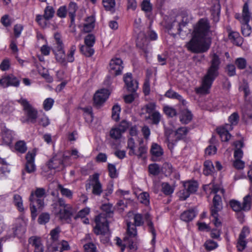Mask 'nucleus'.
Listing matches in <instances>:
<instances>
[{"label": "nucleus", "mask_w": 252, "mask_h": 252, "mask_svg": "<svg viewBox=\"0 0 252 252\" xmlns=\"http://www.w3.org/2000/svg\"><path fill=\"white\" fill-rule=\"evenodd\" d=\"M210 56L211 65L202 79L201 86L196 90L199 94H209L213 82L219 75L218 70L220 63V57L216 53H213Z\"/></svg>", "instance_id": "f257e3e1"}, {"label": "nucleus", "mask_w": 252, "mask_h": 252, "mask_svg": "<svg viewBox=\"0 0 252 252\" xmlns=\"http://www.w3.org/2000/svg\"><path fill=\"white\" fill-rule=\"evenodd\" d=\"M211 43L210 39L193 34L192 38L187 43L186 47L192 53H204L210 48Z\"/></svg>", "instance_id": "f03ea898"}, {"label": "nucleus", "mask_w": 252, "mask_h": 252, "mask_svg": "<svg viewBox=\"0 0 252 252\" xmlns=\"http://www.w3.org/2000/svg\"><path fill=\"white\" fill-rule=\"evenodd\" d=\"M45 195V190L43 188H37L35 192H32L30 201L31 215L34 219L37 216V210L42 209L44 206V197Z\"/></svg>", "instance_id": "7ed1b4c3"}, {"label": "nucleus", "mask_w": 252, "mask_h": 252, "mask_svg": "<svg viewBox=\"0 0 252 252\" xmlns=\"http://www.w3.org/2000/svg\"><path fill=\"white\" fill-rule=\"evenodd\" d=\"M187 24V22L184 21L182 16L178 15L176 16L175 20L171 23L168 24L166 25V29L168 32L174 36L176 34L184 36L187 33L184 34L182 32L184 31L183 28L185 27Z\"/></svg>", "instance_id": "20e7f679"}, {"label": "nucleus", "mask_w": 252, "mask_h": 252, "mask_svg": "<svg viewBox=\"0 0 252 252\" xmlns=\"http://www.w3.org/2000/svg\"><path fill=\"white\" fill-rule=\"evenodd\" d=\"M17 102L22 105L25 115L27 116V119L25 122H30L32 124L35 123L37 118V111L25 98H21L17 100Z\"/></svg>", "instance_id": "39448f33"}, {"label": "nucleus", "mask_w": 252, "mask_h": 252, "mask_svg": "<svg viewBox=\"0 0 252 252\" xmlns=\"http://www.w3.org/2000/svg\"><path fill=\"white\" fill-rule=\"evenodd\" d=\"M148 213L143 215L141 214H135L133 215L134 223L132 224L130 221L127 220V233L131 237H135L137 235L136 226H142L146 221L145 216Z\"/></svg>", "instance_id": "423d86ee"}, {"label": "nucleus", "mask_w": 252, "mask_h": 252, "mask_svg": "<svg viewBox=\"0 0 252 252\" xmlns=\"http://www.w3.org/2000/svg\"><path fill=\"white\" fill-rule=\"evenodd\" d=\"M210 32V25L208 20L201 18L194 26L193 34L206 38Z\"/></svg>", "instance_id": "0eeeda50"}, {"label": "nucleus", "mask_w": 252, "mask_h": 252, "mask_svg": "<svg viewBox=\"0 0 252 252\" xmlns=\"http://www.w3.org/2000/svg\"><path fill=\"white\" fill-rule=\"evenodd\" d=\"M87 182L88 183L86 184V189L88 190L92 188L93 194L99 196L102 192L103 189L102 185L99 180V174L94 173L92 176H90V178Z\"/></svg>", "instance_id": "6e6552de"}, {"label": "nucleus", "mask_w": 252, "mask_h": 252, "mask_svg": "<svg viewBox=\"0 0 252 252\" xmlns=\"http://www.w3.org/2000/svg\"><path fill=\"white\" fill-rule=\"evenodd\" d=\"M96 225L94 232L96 235L105 234L108 230V224L105 217L102 215L97 216L95 219Z\"/></svg>", "instance_id": "1a4fd4ad"}, {"label": "nucleus", "mask_w": 252, "mask_h": 252, "mask_svg": "<svg viewBox=\"0 0 252 252\" xmlns=\"http://www.w3.org/2000/svg\"><path fill=\"white\" fill-rule=\"evenodd\" d=\"M20 83V80L12 74L3 76L0 79V85L3 88L9 86L18 87Z\"/></svg>", "instance_id": "9d476101"}, {"label": "nucleus", "mask_w": 252, "mask_h": 252, "mask_svg": "<svg viewBox=\"0 0 252 252\" xmlns=\"http://www.w3.org/2000/svg\"><path fill=\"white\" fill-rule=\"evenodd\" d=\"M184 187L186 189L183 190L180 197L183 200L189 197L190 193H194L198 189V185L196 181H189L185 183Z\"/></svg>", "instance_id": "9b49d317"}, {"label": "nucleus", "mask_w": 252, "mask_h": 252, "mask_svg": "<svg viewBox=\"0 0 252 252\" xmlns=\"http://www.w3.org/2000/svg\"><path fill=\"white\" fill-rule=\"evenodd\" d=\"M123 61L120 58L112 59L109 63V72L114 76L121 74L124 68Z\"/></svg>", "instance_id": "f8f14e48"}, {"label": "nucleus", "mask_w": 252, "mask_h": 252, "mask_svg": "<svg viewBox=\"0 0 252 252\" xmlns=\"http://www.w3.org/2000/svg\"><path fill=\"white\" fill-rule=\"evenodd\" d=\"M109 92L107 89H103L97 91L94 96V102L95 105L99 106L103 104L108 98Z\"/></svg>", "instance_id": "ddd939ff"}, {"label": "nucleus", "mask_w": 252, "mask_h": 252, "mask_svg": "<svg viewBox=\"0 0 252 252\" xmlns=\"http://www.w3.org/2000/svg\"><path fill=\"white\" fill-rule=\"evenodd\" d=\"M124 81L128 92L134 93L138 89V82L132 79L131 73H127L125 74L124 76Z\"/></svg>", "instance_id": "4468645a"}, {"label": "nucleus", "mask_w": 252, "mask_h": 252, "mask_svg": "<svg viewBox=\"0 0 252 252\" xmlns=\"http://www.w3.org/2000/svg\"><path fill=\"white\" fill-rule=\"evenodd\" d=\"M35 154L33 152H29L26 156V163L25 165V170L28 173L34 172L36 170V166L34 164V158Z\"/></svg>", "instance_id": "2eb2a0df"}, {"label": "nucleus", "mask_w": 252, "mask_h": 252, "mask_svg": "<svg viewBox=\"0 0 252 252\" xmlns=\"http://www.w3.org/2000/svg\"><path fill=\"white\" fill-rule=\"evenodd\" d=\"M150 153L152 155V160L158 161L160 160L163 155V150L159 145L153 143L151 146Z\"/></svg>", "instance_id": "dca6fc26"}, {"label": "nucleus", "mask_w": 252, "mask_h": 252, "mask_svg": "<svg viewBox=\"0 0 252 252\" xmlns=\"http://www.w3.org/2000/svg\"><path fill=\"white\" fill-rule=\"evenodd\" d=\"M75 211L71 205L61 208L57 214V216L61 220H67L74 213Z\"/></svg>", "instance_id": "f3484780"}, {"label": "nucleus", "mask_w": 252, "mask_h": 252, "mask_svg": "<svg viewBox=\"0 0 252 252\" xmlns=\"http://www.w3.org/2000/svg\"><path fill=\"white\" fill-rule=\"evenodd\" d=\"M218 191V189L215 187L214 188L212 192L216 193L213 199V206L211 209V212L213 211L219 212L222 209V202L221 197L216 194V193Z\"/></svg>", "instance_id": "a211bd4d"}, {"label": "nucleus", "mask_w": 252, "mask_h": 252, "mask_svg": "<svg viewBox=\"0 0 252 252\" xmlns=\"http://www.w3.org/2000/svg\"><path fill=\"white\" fill-rule=\"evenodd\" d=\"M48 166L49 168L57 169V171L63 170L64 167L62 158L57 156L54 157L50 160Z\"/></svg>", "instance_id": "6ab92c4d"}, {"label": "nucleus", "mask_w": 252, "mask_h": 252, "mask_svg": "<svg viewBox=\"0 0 252 252\" xmlns=\"http://www.w3.org/2000/svg\"><path fill=\"white\" fill-rule=\"evenodd\" d=\"M29 242L34 248V252H44V247L40 237L32 236L29 238Z\"/></svg>", "instance_id": "aec40b11"}, {"label": "nucleus", "mask_w": 252, "mask_h": 252, "mask_svg": "<svg viewBox=\"0 0 252 252\" xmlns=\"http://www.w3.org/2000/svg\"><path fill=\"white\" fill-rule=\"evenodd\" d=\"M127 235L128 236H126L123 239L124 244H122V241L120 238L118 237L116 238L117 244L119 246H122L121 249L122 251H123L126 246L128 247L130 249L135 248L134 245H133V240H132V239L135 237H131L128 234Z\"/></svg>", "instance_id": "412c9836"}, {"label": "nucleus", "mask_w": 252, "mask_h": 252, "mask_svg": "<svg viewBox=\"0 0 252 252\" xmlns=\"http://www.w3.org/2000/svg\"><path fill=\"white\" fill-rule=\"evenodd\" d=\"M233 127L229 124L225 125L224 127H220L217 129V131L222 141H227L230 138L231 135L228 130H232Z\"/></svg>", "instance_id": "4be33fe9"}, {"label": "nucleus", "mask_w": 252, "mask_h": 252, "mask_svg": "<svg viewBox=\"0 0 252 252\" xmlns=\"http://www.w3.org/2000/svg\"><path fill=\"white\" fill-rule=\"evenodd\" d=\"M2 138L3 142L5 145H10L13 139L12 131L8 129L4 128L2 130Z\"/></svg>", "instance_id": "5701e85b"}, {"label": "nucleus", "mask_w": 252, "mask_h": 252, "mask_svg": "<svg viewBox=\"0 0 252 252\" xmlns=\"http://www.w3.org/2000/svg\"><path fill=\"white\" fill-rule=\"evenodd\" d=\"M54 51L57 62L64 65L65 64V55L63 47H61V49L60 47H55Z\"/></svg>", "instance_id": "b1692460"}, {"label": "nucleus", "mask_w": 252, "mask_h": 252, "mask_svg": "<svg viewBox=\"0 0 252 252\" xmlns=\"http://www.w3.org/2000/svg\"><path fill=\"white\" fill-rule=\"evenodd\" d=\"M78 7L76 3L74 2H71L69 3L67 10L68 12V15L71 20L70 26L74 25L76 11Z\"/></svg>", "instance_id": "393cba45"}, {"label": "nucleus", "mask_w": 252, "mask_h": 252, "mask_svg": "<svg viewBox=\"0 0 252 252\" xmlns=\"http://www.w3.org/2000/svg\"><path fill=\"white\" fill-rule=\"evenodd\" d=\"M196 214L193 209H189L184 211L180 216L181 220L185 222L191 221L196 216Z\"/></svg>", "instance_id": "a878e982"}, {"label": "nucleus", "mask_w": 252, "mask_h": 252, "mask_svg": "<svg viewBox=\"0 0 252 252\" xmlns=\"http://www.w3.org/2000/svg\"><path fill=\"white\" fill-rule=\"evenodd\" d=\"M145 218L146 219L147 224L149 227V230L150 232H151L153 235L152 242L153 243H155L156 232L154 226V224L151 220V217L149 214H147L145 216Z\"/></svg>", "instance_id": "bb28decb"}, {"label": "nucleus", "mask_w": 252, "mask_h": 252, "mask_svg": "<svg viewBox=\"0 0 252 252\" xmlns=\"http://www.w3.org/2000/svg\"><path fill=\"white\" fill-rule=\"evenodd\" d=\"M94 19L93 16L88 17L84 24L82 31L84 32H91L94 28Z\"/></svg>", "instance_id": "cd10ccee"}, {"label": "nucleus", "mask_w": 252, "mask_h": 252, "mask_svg": "<svg viewBox=\"0 0 252 252\" xmlns=\"http://www.w3.org/2000/svg\"><path fill=\"white\" fill-rule=\"evenodd\" d=\"M242 17L241 23H249L251 18V13L250 12L247 2H246L243 5Z\"/></svg>", "instance_id": "c85d7f7f"}, {"label": "nucleus", "mask_w": 252, "mask_h": 252, "mask_svg": "<svg viewBox=\"0 0 252 252\" xmlns=\"http://www.w3.org/2000/svg\"><path fill=\"white\" fill-rule=\"evenodd\" d=\"M165 96L169 98L177 99L181 101L183 105L186 104V101L183 99L182 96L171 89L169 90L166 92Z\"/></svg>", "instance_id": "c756f323"}, {"label": "nucleus", "mask_w": 252, "mask_h": 252, "mask_svg": "<svg viewBox=\"0 0 252 252\" xmlns=\"http://www.w3.org/2000/svg\"><path fill=\"white\" fill-rule=\"evenodd\" d=\"M228 38L234 44L240 45L242 43V38L239 32H230L228 34Z\"/></svg>", "instance_id": "7c9ffc66"}, {"label": "nucleus", "mask_w": 252, "mask_h": 252, "mask_svg": "<svg viewBox=\"0 0 252 252\" xmlns=\"http://www.w3.org/2000/svg\"><path fill=\"white\" fill-rule=\"evenodd\" d=\"M192 118V115L190 112L188 110L182 112L180 116V120L182 124H187L189 123Z\"/></svg>", "instance_id": "2f4dec72"}, {"label": "nucleus", "mask_w": 252, "mask_h": 252, "mask_svg": "<svg viewBox=\"0 0 252 252\" xmlns=\"http://www.w3.org/2000/svg\"><path fill=\"white\" fill-rule=\"evenodd\" d=\"M252 206V196L248 194L243 198L242 203L243 211H248L251 210Z\"/></svg>", "instance_id": "473e14b6"}, {"label": "nucleus", "mask_w": 252, "mask_h": 252, "mask_svg": "<svg viewBox=\"0 0 252 252\" xmlns=\"http://www.w3.org/2000/svg\"><path fill=\"white\" fill-rule=\"evenodd\" d=\"M127 148L129 149L128 155L129 156H133L136 155L135 152V140L132 137H129L128 138L127 142Z\"/></svg>", "instance_id": "72a5a7b5"}, {"label": "nucleus", "mask_w": 252, "mask_h": 252, "mask_svg": "<svg viewBox=\"0 0 252 252\" xmlns=\"http://www.w3.org/2000/svg\"><path fill=\"white\" fill-rule=\"evenodd\" d=\"M92 46L88 45H82L80 47V50L81 52L86 57H91L94 53V50Z\"/></svg>", "instance_id": "f704fd0d"}, {"label": "nucleus", "mask_w": 252, "mask_h": 252, "mask_svg": "<svg viewBox=\"0 0 252 252\" xmlns=\"http://www.w3.org/2000/svg\"><path fill=\"white\" fill-rule=\"evenodd\" d=\"M156 103L154 102L149 103L142 108L143 113L152 114L156 109Z\"/></svg>", "instance_id": "c9c22d12"}, {"label": "nucleus", "mask_w": 252, "mask_h": 252, "mask_svg": "<svg viewBox=\"0 0 252 252\" xmlns=\"http://www.w3.org/2000/svg\"><path fill=\"white\" fill-rule=\"evenodd\" d=\"M55 10L52 6H47L44 9V12L43 16L46 20H50L52 19L55 14Z\"/></svg>", "instance_id": "e433bc0d"}, {"label": "nucleus", "mask_w": 252, "mask_h": 252, "mask_svg": "<svg viewBox=\"0 0 252 252\" xmlns=\"http://www.w3.org/2000/svg\"><path fill=\"white\" fill-rule=\"evenodd\" d=\"M58 189L60 190L62 195L64 196L69 199L72 198V192L71 190L64 188L62 185L59 184L58 186Z\"/></svg>", "instance_id": "4c0bfd02"}, {"label": "nucleus", "mask_w": 252, "mask_h": 252, "mask_svg": "<svg viewBox=\"0 0 252 252\" xmlns=\"http://www.w3.org/2000/svg\"><path fill=\"white\" fill-rule=\"evenodd\" d=\"M229 205L231 208L235 212H240L243 211L242 204L240 202L236 200H231L229 202Z\"/></svg>", "instance_id": "58836bf2"}, {"label": "nucleus", "mask_w": 252, "mask_h": 252, "mask_svg": "<svg viewBox=\"0 0 252 252\" xmlns=\"http://www.w3.org/2000/svg\"><path fill=\"white\" fill-rule=\"evenodd\" d=\"M102 3L106 10H109L112 12L114 11V7L115 6V0H102Z\"/></svg>", "instance_id": "ea45409f"}, {"label": "nucleus", "mask_w": 252, "mask_h": 252, "mask_svg": "<svg viewBox=\"0 0 252 252\" xmlns=\"http://www.w3.org/2000/svg\"><path fill=\"white\" fill-rule=\"evenodd\" d=\"M161 187L162 192L166 195L171 194L174 191V188L167 183H162Z\"/></svg>", "instance_id": "a19ab883"}, {"label": "nucleus", "mask_w": 252, "mask_h": 252, "mask_svg": "<svg viewBox=\"0 0 252 252\" xmlns=\"http://www.w3.org/2000/svg\"><path fill=\"white\" fill-rule=\"evenodd\" d=\"M148 169L150 173L154 176L158 175L160 172V167L159 165L157 163L150 164Z\"/></svg>", "instance_id": "79ce46f5"}, {"label": "nucleus", "mask_w": 252, "mask_h": 252, "mask_svg": "<svg viewBox=\"0 0 252 252\" xmlns=\"http://www.w3.org/2000/svg\"><path fill=\"white\" fill-rule=\"evenodd\" d=\"M204 168L203 173L206 175L210 174L213 172L214 166L212 162L209 160H206L204 163Z\"/></svg>", "instance_id": "37998d69"}, {"label": "nucleus", "mask_w": 252, "mask_h": 252, "mask_svg": "<svg viewBox=\"0 0 252 252\" xmlns=\"http://www.w3.org/2000/svg\"><path fill=\"white\" fill-rule=\"evenodd\" d=\"M14 203L20 212L24 211L22 197L19 194H15L13 197Z\"/></svg>", "instance_id": "c03bdc74"}, {"label": "nucleus", "mask_w": 252, "mask_h": 252, "mask_svg": "<svg viewBox=\"0 0 252 252\" xmlns=\"http://www.w3.org/2000/svg\"><path fill=\"white\" fill-rule=\"evenodd\" d=\"M13 110L14 107L13 105V103L11 102L6 103L2 105V113L9 114L11 113L13 111Z\"/></svg>", "instance_id": "a18cd8bd"}, {"label": "nucleus", "mask_w": 252, "mask_h": 252, "mask_svg": "<svg viewBox=\"0 0 252 252\" xmlns=\"http://www.w3.org/2000/svg\"><path fill=\"white\" fill-rule=\"evenodd\" d=\"M189 132V128L187 127H182L178 128L175 132L177 138L179 139L183 138Z\"/></svg>", "instance_id": "49530a36"}, {"label": "nucleus", "mask_w": 252, "mask_h": 252, "mask_svg": "<svg viewBox=\"0 0 252 252\" xmlns=\"http://www.w3.org/2000/svg\"><path fill=\"white\" fill-rule=\"evenodd\" d=\"M241 32L243 35L245 36H249L251 33V27L249 25V23H241Z\"/></svg>", "instance_id": "de8ad7c7"}, {"label": "nucleus", "mask_w": 252, "mask_h": 252, "mask_svg": "<svg viewBox=\"0 0 252 252\" xmlns=\"http://www.w3.org/2000/svg\"><path fill=\"white\" fill-rule=\"evenodd\" d=\"M15 149L21 153H24L27 150L26 143L24 141H19L15 144Z\"/></svg>", "instance_id": "09e8293b"}, {"label": "nucleus", "mask_w": 252, "mask_h": 252, "mask_svg": "<svg viewBox=\"0 0 252 252\" xmlns=\"http://www.w3.org/2000/svg\"><path fill=\"white\" fill-rule=\"evenodd\" d=\"M50 219V217L48 213H43L39 215L38 222L40 224H45L49 221Z\"/></svg>", "instance_id": "8fccbe9b"}, {"label": "nucleus", "mask_w": 252, "mask_h": 252, "mask_svg": "<svg viewBox=\"0 0 252 252\" xmlns=\"http://www.w3.org/2000/svg\"><path fill=\"white\" fill-rule=\"evenodd\" d=\"M130 123L126 120H123L120 124L116 126L121 133H123L129 127Z\"/></svg>", "instance_id": "3c124183"}, {"label": "nucleus", "mask_w": 252, "mask_h": 252, "mask_svg": "<svg viewBox=\"0 0 252 252\" xmlns=\"http://www.w3.org/2000/svg\"><path fill=\"white\" fill-rule=\"evenodd\" d=\"M122 134L123 133L116 127L112 128L110 131V137L115 140L120 139Z\"/></svg>", "instance_id": "603ef678"}, {"label": "nucleus", "mask_w": 252, "mask_h": 252, "mask_svg": "<svg viewBox=\"0 0 252 252\" xmlns=\"http://www.w3.org/2000/svg\"><path fill=\"white\" fill-rule=\"evenodd\" d=\"M235 63L238 69H244L246 67L247 61L243 58H239L236 59Z\"/></svg>", "instance_id": "864d4df0"}, {"label": "nucleus", "mask_w": 252, "mask_h": 252, "mask_svg": "<svg viewBox=\"0 0 252 252\" xmlns=\"http://www.w3.org/2000/svg\"><path fill=\"white\" fill-rule=\"evenodd\" d=\"M121 111L120 107L118 105H114L112 108V118L115 121L119 120V114Z\"/></svg>", "instance_id": "5fc2aeb1"}, {"label": "nucleus", "mask_w": 252, "mask_h": 252, "mask_svg": "<svg viewBox=\"0 0 252 252\" xmlns=\"http://www.w3.org/2000/svg\"><path fill=\"white\" fill-rule=\"evenodd\" d=\"M10 66V60L8 58L3 59L0 64V69L3 71L9 70Z\"/></svg>", "instance_id": "6e6d98bb"}, {"label": "nucleus", "mask_w": 252, "mask_h": 252, "mask_svg": "<svg viewBox=\"0 0 252 252\" xmlns=\"http://www.w3.org/2000/svg\"><path fill=\"white\" fill-rule=\"evenodd\" d=\"M149 118L152 121V123L154 125H158L161 119V115L158 111L154 112Z\"/></svg>", "instance_id": "4d7b16f0"}, {"label": "nucleus", "mask_w": 252, "mask_h": 252, "mask_svg": "<svg viewBox=\"0 0 252 252\" xmlns=\"http://www.w3.org/2000/svg\"><path fill=\"white\" fill-rule=\"evenodd\" d=\"M150 0H143L141 4V9L145 12H151L152 10V5Z\"/></svg>", "instance_id": "13d9d810"}, {"label": "nucleus", "mask_w": 252, "mask_h": 252, "mask_svg": "<svg viewBox=\"0 0 252 252\" xmlns=\"http://www.w3.org/2000/svg\"><path fill=\"white\" fill-rule=\"evenodd\" d=\"M60 232L61 229L59 227H56L50 231L51 238L53 241H56L58 240Z\"/></svg>", "instance_id": "bf43d9fd"}, {"label": "nucleus", "mask_w": 252, "mask_h": 252, "mask_svg": "<svg viewBox=\"0 0 252 252\" xmlns=\"http://www.w3.org/2000/svg\"><path fill=\"white\" fill-rule=\"evenodd\" d=\"M95 37L93 34H88L85 38V45L90 46L93 47L95 43Z\"/></svg>", "instance_id": "052dcab7"}, {"label": "nucleus", "mask_w": 252, "mask_h": 252, "mask_svg": "<svg viewBox=\"0 0 252 252\" xmlns=\"http://www.w3.org/2000/svg\"><path fill=\"white\" fill-rule=\"evenodd\" d=\"M206 250L208 251L213 250L218 247V244L212 240H207L204 244Z\"/></svg>", "instance_id": "680f3d73"}, {"label": "nucleus", "mask_w": 252, "mask_h": 252, "mask_svg": "<svg viewBox=\"0 0 252 252\" xmlns=\"http://www.w3.org/2000/svg\"><path fill=\"white\" fill-rule=\"evenodd\" d=\"M136 44L140 48L143 50L145 53L147 52L148 41L146 38H143L141 39V41L139 40V39H138Z\"/></svg>", "instance_id": "e2e57ef3"}, {"label": "nucleus", "mask_w": 252, "mask_h": 252, "mask_svg": "<svg viewBox=\"0 0 252 252\" xmlns=\"http://www.w3.org/2000/svg\"><path fill=\"white\" fill-rule=\"evenodd\" d=\"M85 252H99L95 245L93 243H88L84 245Z\"/></svg>", "instance_id": "0e129e2a"}, {"label": "nucleus", "mask_w": 252, "mask_h": 252, "mask_svg": "<svg viewBox=\"0 0 252 252\" xmlns=\"http://www.w3.org/2000/svg\"><path fill=\"white\" fill-rule=\"evenodd\" d=\"M239 120V116L237 113L234 112L232 114H231L229 117V121L232 127V126H235L238 124V122Z\"/></svg>", "instance_id": "69168bd1"}, {"label": "nucleus", "mask_w": 252, "mask_h": 252, "mask_svg": "<svg viewBox=\"0 0 252 252\" xmlns=\"http://www.w3.org/2000/svg\"><path fill=\"white\" fill-rule=\"evenodd\" d=\"M101 209L106 213L107 217H110L113 214L112 206L109 204H104L102 205Z\"/></svg>", "instance_id": "338daca9"}, {"label": "nucleus", "mask_w": 252, "mask_h": 252, "mask_svg": "<svg viewBox=\"0 0 252 252\" xmlns=\"http://www.w3.org/2000/svg\"><path fill=\"white\" fill-rule=\"evenodd\" d=\"M147 147L144 145H141L138 148V153L136 155L138 158H144L145 155L147 153Z\"/></svg>", "instance_id": "774afa93"}]
</instances>
